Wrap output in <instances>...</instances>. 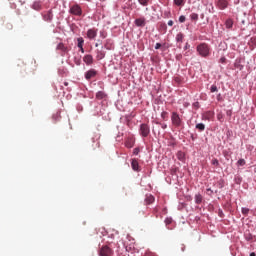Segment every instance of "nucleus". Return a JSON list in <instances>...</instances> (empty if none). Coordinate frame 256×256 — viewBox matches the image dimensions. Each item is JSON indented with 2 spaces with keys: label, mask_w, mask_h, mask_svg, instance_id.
I'll use <instances>...</instances> for the list:
<instances>
[{
  "label": "nucleus",
  "mask_w": 256,
  "mask_h": 256,
  "mask_svg": "<svg viewBox=\"0 0 256 256\" xmlns=\"http://www.w3.org/2000/svg\"><path fill=\"white\" fill-rule=\"evenodd\" d=\"M217 119H218V121H220V123H223V121H224L223 113H218L217 114Z\"/></svg>",
  "instance_id": "obj_29"
},
{
  "label": "nucleus",
  "mask_w": 256,
  "mask_h": 256,
  "mask_svg": "<svg viewBox=\"0 0 256 256\" xmlns=\"http://www.w3.org/2000/svg\"><path fill=\"white\" fill-rule=\"evenodd\" d=\"M177 159H178L179 161H185V153L179 151V152L177 153Z\"/></svg>",
  "instance_id": "obj_19"
},
{
  "label": "nucleus",
  "mask_w": 256,
  "mask_h": 256,
  "mask_svg": "<svg viewBox=\"0 0 256 256\" xmlns=\"http://www.w3.org/2000/svg\"><path fill=\"white\" fill-rule=\"evenodd\" d=\"M242 214L248 215L249 214V208H242Z\"/></svg>",
  "instance_id": "obj_32"
},
{
  "label": "nucleus",
  "mask_w": 256,
  "mask_h": 256,
  "mask_svg": "<svg viewBox=\"0 0 256 256\" xmlns=\"http://www.w3.org/2000/svg\"><path fill=\"white\" fill-rule=\"evenodd\" d=\"M190 18H191L192 21H197V20L199 19V14H197V13H192V14L190 15Z\"/></svg>",
  "instance_id": "obj_26"
},
{
  "label": "nucleus",
  "mask_w": 256,
  "mask_h": 256,
  "mask_svg": "<svg viewBox=\"0 0 256 256\" xmlns=\"http://www.w3.org/2000/svg\"><path fill=\"white\" fill-rule=\"evenodd\" d=\"M105 48H106V49H109V47H107V45H105Z\"/></svg>",
  "instance_id": "obj_51"
},
{
  "label": "nucleus",
  "mask_w": 256,
  "mask_h": 256,
  "mask_svg": "<svg viewBox=\"0 0 256 256\" xmlns=\"http://www.w3.org/2000/svg\"><path fill=\"white\" fill-rule=\"evenodd\" d=\"M155 49H161V43H156Z\"/></svg>",
  "instance_id": "obj_39"
},
{
  "label": "nucleus",
  "mask_w": 256,
  "mask_h": 256,
  "mask_svg": "<svg viewBox=\"0 0 256 256\" xmlns=\"http://www.w3.org/2000/svg\"><path fill=\"white\" fill-rule=\"evenodd\" d=\"M174 81H175L176 83H181V78H180V77H175Z\"/></svg>",
  "instance_id": "obj_36"
},
{
  "label": "nucleus",
  "mask_w": 256,
  "mask_h": 256,
  "mask_svg": "<svg viewBox=\"0 0 256 256\" xmlns=\"http://www.w3.org/2000/svg\"><path fill=\"white\" fill-rule=\"evenodd\" d=\"M194 105H195V107H197L199 105V102H196Z\"/></svg>",
  "instance_id": "obj_46"
},
{
  "label": "nucleus",
  "mask_w": 256,
  "mask_h": 256,
  "mask_svg": "<svg viewBox=\"0 0 256 256\" xmlns=\"http://www.w3.org/2000/svg\"><path fill=\"white\" fill-rule=\"evenodd\" d=\"M197 53L200 57H209L211 55V47L207 43H201L196 47Z\"/></svg>",
  "instance_id": "obj_1"
},
{
  "label": "nucleus",
  "mask_w": 256,
  "mask_h": 256,
  "mask_svg": "<svg viewBox=\"0 0 256 256\" xmlns=\"http://www.w3.org/2000/svg\"><path fill=\"white\" fill-rule=\"evenodd\" d=\"M165 223H166V225H171V223H173V219L166 218Z\"/></svg>",
  "instance_id": "obj_33"
},
{
  "label": "nucleus",
  "mask_w": 256,
  "mask_h": 256,
  "mask_svg": "<svg viewBox=\"0 0 256 256\" xmlns=\"http://www.w3.org/2000/svg\"><path fill=\"white\" fill-rule=\"evenodd\" d=\"M161 128L162 129H166L167 128V124H161Z\"/></svg>",
  "instance_id": "obj_43"
},
{
  "label": "nucleus",
  "mask_w": 256,
  "mask_h": 256,
  "mask_svg": "<svg viewBox=\"0 0 256 256\" xmlns=\"http://www.w3.org/2000/svg\"><path fill=\"white\" fill-rule=\"evenodd\" d=\"M126 146H127V147H133V146H131V145H129V144H126Z\"/></svg>",
  "instance_id": "obj_49"
},
{
  "label": "nucleus",
  "mask_w": 256,
  "mask_h": 256,
  "mask_svg": "<svg viewBox=\"0 0 256 256\" xmlns=\"http://www.w3.org/2000/svg\"><path fill=\"white\" fill-rule=\"evenodd\" d=\"M184 35H183V33H178L177 35H176V41H177V43H183V39H184Z\"/></svg>",
  "instance_id": "obj_17"
},
{
  "label": "nucleus",
  "mask_w": 256,
  "mask_h": 256,
  "mask_svg": "<svg viewBox=\"0 0 256 256\" xmlns=\"http://www.w3.org/2000/svg\"><path fill=\"white\" fill-rule=\"evenodd\" d=\"M135 25L137 27H145V18H137L135 20Z\"/></svg>",
  "instance_id": "obj_12"
},
{
  "label": "nucleus",
  "mask_w": 256,
  "mask_h": 256,
  "mask_svg": "<svg viewBox=\"0 0 256 256\" xmlns=\"http://www.w3.org/2000/svg\"><path fill=\"white\" fill-rule=\"evenodd\" d=\"M99 256H113V249L109 245H104L99 250Z\"/></svg>",
  "instance_id": "obj_3"
},
{
  "label": "nucleus",
  "mask_w": 256,
  "mask_h": 256,
  "mask_svg": "<svg viewBox=\"0 0 256 256\" xmlns=\"http://www.w3.org/2000/svg\"><path fill=\"white\" fill-rule=\"evenodd\" d=\"M77 47H83L84 43H85V40L83 39V37H79L77 38Z\"/></svg>",
  "instance_id": "obj_20"
},
{
  "label": "nucleus",
  "mask_w": 256,
  "mask_h": 256,
  "mask_svg": "<svg viewBox=\"0 0 256 256\" xmlns=\"http://www.w3.org/2000/svg\"><path fill=\"white\" fill-rule=\"evenodd\" d=\"M155 202V197L153 195H146L145 203L146 205H151V203Z\"/></svg>",
  "instance_id": "obj_13"
},
{
  "label": "nucleus",
  "mask_w": 256,
  "mask_h": 256,
  "mask_svg": "<svg viewBox=\"0 0 256 256\" xmlns=\"http://www.w3.org/2000/svg\"><path fill=\"white\" fill-rule=\"evenodd\" d=\"M173 24H174L173 20H169V21H168L169 27H173Z\"/></svg>",
  "instance_id": "obj_38"
},
{
  "label": "nucleus",
  "mask_w": 256,
  "mask_h": 256,
  "mask_svg": "<svg viewBox=\"0 0 256 256\" xmlns=\"http://www.w3.org/2000/svg\"><path fill=\"white\" fill-rule=\"evenodd\" d=\"M78 49H80L81 53H85V48H83V46L79 47Z\"/></svg>",
  "instance_id": "obj_41"
},
{
  "label": "nucleus",
  "mask_w": 256,
  "mask_h": 256,
  "mask_svg": "<svg viewBox=\"0 0 256 256\" xmlns=\"http://www.w3.org/2000/svg\"><path fill=\"white\" fill-rule=\"evenodd\" d=\"M211 164L214 165V167H219V160L212 159Z\"/></svg>",
  "instance_id": "obj_31"
},
{
  "label": "nucleus",
  "mask_w": 256,
  "mask_h": 256,
  "mask_svg": "<svg viewBox=\"0 0 256 256\" xmlns=\"http://www.w3.org/2000/svg\"><path fill=\"white\" fill-rule=\"evenodd\" d=\"M97 31L98 30L95 28L88 29V31L86 32L87 38L90 40L95 39L97 37Z\"/></svg>",
  "instance_id": "obj_7"
},
{
  "label": "nucleus",
  "mask_w": 256,
  "mask_h": 256,
  "mask_svg": "<svg viewBox=\"0 0 256 256\" xmlns=\"http://www.w3.org/2000/svg\"><path fill=\"white\" fill-rule=\"evenodd\" d=\"M161 118L165 121V120H168L169 119V113L166 112V111H163L161 113Z\"/></svg>",
  "instance_id": "obj_23"
},
{
  "label": "nucleus",
  "mask_w": 256,
  "mask_h": 256,
  "mask_svg": "<svg viewBox=\"0 0 256 256\" xmlns=\"http://www.w3.org/2000/svg\"><path fill=\"white\" fill-rule=\"evenodd\" d=\"M95 75H97V71L91 69L85 73V79H87L89 81V79H93V77H95Z\"/></svg>",
  "instance_id": "obj_9"
},
{
  "label": "nucleus",
  "mask_w": 256,
  "mask_h": 256,
  "mask_svg": "<svg viewBox=\"0 0 256 256\" xmlns=\"http://www.w3.org/2000/svg\"><path fill=\"white\" fill-rule=\"evenodd\" d=\"M96 57H97L98 60L104 59L105 58V53H103V51L97 50V56Z\"/></svg>",
  "instance_id": "obj_22"
},
{
  "label": "nucleus",
  "mask_w": 256,
  "mask_h": 256,
  "mask_svg": "<svg viewBox=\"0 0 256 256\" xmlns=\"http://www.w3.org/2000/svg\"><path fill=\"white\" fill-rule=\"evenodd\" d=\"M95 47H99V43H96V44H95Z\"/></svg>",
  "instance_id": "obj_48"
},
{
  "label": "nucleus",
  "mask_w": 256,
  "mask_h": 256,
  "mask_svg": "<svg viewBox=\"0 0 256 256\" xmlns=\"http://www.w3.org/2000/svg\"><path fill=\"white\" fill-rule=\"evenodd\" d=\"M150 133H151V129L149 128V125L147 124L140 125V135L142 137H149Z\"/></svg>",
  "instance_id": "obj_5"
},
{
  "label": "nucleus",
  "mask_w": 256,
  "mask_h": 256,
  "mask_svg": "<svg viewBox=\"0 0 256 256\" xmlns=\"http://www.w3.org/2000/svg\"><path fill=\"white\" fill-rule=\"evenodd\" d=\"M189 47H190L189 43H186L184 49H189Z\"/></svg>",
  "instance_id": "obj_44"
},
{
  "label": "nucleus",
  "mask_w": 256,
  "mask_h": 256,
  "mask_svg": "<svg viewBox=\"0 0 256 256\" xmlns=\"http://www.w3.org/2000/svg\"><path fill=\"white\" fill-rule=\"evenodd\" d=\"M131 167L133 171H138V172L141 171V168L139 167V162L137 161V159H132Z\"/></svg>",
  "instance_id": "obj_10"
},
{
  "label": "nucleus",
  "mask_w": 256,
  "mask_h": 256,
  "mask_svg": "<svg viewBox=\"0 0 256 256\" xmlns=\"http://www.w3.org/2000/svg\"><path fill=\"white\" fill-rule=\"evenodd\" d=\"M226 115H228V117H231V110H228V111L226 112Z\"/></svg>",
  "instance_id": "obj_42"
},
{
  "label": "nucleus",
  "mask_w": 256,
  "mask_h": 256,
  "mask_svg": "<svg viewBox=\"0 0 256 256\" xmlns=\"http://www.w3.org/2000/svg\"><path fill=\"white\" fill-rule=\"evenodd\" d=\"M211 93H217V91H219V89L217 88V85H212L210 88Z\"/></svg>",
  "instance_id": "obj_30"
},
{
  "label": "nucleus",
  "mask_w": 256,
  "mask_h": 256,
  "mask_svg": "<svg viewBox=\"0 0 256 256\" xmlns=\"http://www.w3.org/2000/svg\"><path fill=\"white\" fill-rule=\"evenodd\" d=\"M171 123L174 127H176V129L183 127V119H181V116H179V113L172 112Z\"/></svg>",
  "instance_id": "obj_2"
},
{
  "label": "nucleus",
  "mask_w": 256,
  "mask_h": 256,
  "mask_svg": "<svg viewBox=\"0 0 256 256\" xmlns=\"http://www.w3.org/2000/svg\"><path fill=\"white\" fill-rule=\"evenodd\" d=\"M226 61H227V59L225 57L220 58V63H225Z\"/></svg>",
  "instance_id": "obj_37"
},
{
  "label": "nucleus",
  "mask_w": 256,
  "mask_h": 256,
  "mask_svg": "<svg viewBox=\"0 0 256 256\" xmlns=\"http://www.w3.org/2000/svg\"><path fill=\"white\" fill-rule=\"evenodd\" d=\"M203 118L206 119L207 121H209L210 119H213V112H206L204 115H203Z\"/></svg>",
  "instance_id": "obj_18"
},
{
  "label": "nucleus",
  "mask_w": 256,
  "mask_h": 256,
  "mask_svg": "<svg viewBox=\"0 0 256 256\" xmlns=\"http://www.w3.org/2000/svg\"><path fill=\"white\" fill-rule=\"evenodd\" d=\"M182 251H185V247L184 246H182Z\"/></svg>",
  "instance_id": "obj_50"
},
{
  "label": "nucleus",
  "mask_w": 256,
  "mask_h": 256,
  "mask_svg": "<svg viewBox=\"0 0 256 256\" xmlns=\"http://www.w3.org/2000/svg\"><path fill=\"white\" fill-rule=\"evenodd\" d=\"M105 97H107V94H105V92L103 91H99L96 93V99L101 100V99H105Z\"/></svg>",
  "instance_id": "obj_15"
},
{
  "label": "nucleus",
  "mask_w": 256,
  "mask_h": 256,
  "mask_svg": "<svg viewBox=\"0 0 256 256\" xmlns=\"http://www.w3.org/2000/svg\"><path fill=\"white\" fill-rule=\"evenodd\" d=\"M185 3V0H174V4L177 5V7L183 6Z\"/></svg>",
  "instance_id": "obj_24"
},
{
  "label": "nucleus",
  "mask_w": 256,
  "mask_h": 256,
  "mask_svg": "<svg viewBox=\"0 0 256 256\" xmlns=\"http://www.w3.org/2000/svg\"><path fill=\"white\" fill-rule=\"evenodd\" d=\"M245 164H246L245 159H240L237 161L238 167H244Z\"/></svg>",
  "instance_id": "obj_28"
},
{
  "label": "nucleus",
  "mask_w": 256,
  "mask_h": 256,
  "mask_svg": "<svg viewBox=\"0 0 256 256\" xmlns=\"http://www.w3.org/2000/svg\"><path fill=\"white\" fill-rule=\"evenodd\" d=\"M228 2L227 0H219L217 3L218 9H227Z\"/></svg>",
  "instance_id": "obj_11"
},
{
  "label": "nucleus",
  "mask_w": 256,
  "mask_h": 256,
  "mask_svg": "<svg viewBox=\"0 0 256 256\" xmlns=\"http://www.w3.org/2000/svg\"><path fill=\"white\" fill-rule=\"evenodd\" d=\"M250 256H256L255 252H251Z\"/></svg>",
  "instance_id": "obj_45"
},
{
  "label": "nucleus",
  "mask_w": 256,
  "mask_h": 256,
  "mask_svg": "<svg viewBox=\"0 0 256 256\" xmlns=\"http://www.w3.org/2000/svg\"><path fill=\"white\" fill-rule=\"evenodd\" d=\"M195 203L197 205H201V203H203V196L201 194H196L195 195Z\"/></svg>",
  "instance_id": "obj_14"
},
{
  "label": "nucleus",
  "mask_w": 256,
  "mask_h": 256,
  "mask_svg": "<svg viewBox=\"0 0 256 256\" xmlns=\"http://www.w3.org/2000/svg\"><path fill=\"white\" fill-rule=\"evenodd\" d=\"M76 65H80V60H78V62H76Z\"/></svg>",
  "instance_id": "obj_47"
},
{
  "label": "nucleus",
  "mask_w": 256,
  "mask_h": 256,
  "mask_svg": "<svg viewBox=\"0 0 256 256\" xmlns=\"http://www.w3.org/2000/svg\"><path fill=\"white\" fill-rule=\"evenodd\" d=\"M196 129H198V131H203L205 129V124L203 123L197 124Z\"/></svg>",
  "instance_id": "obj_27"
},
{
  "label": "nucleus",
  "mask_w": 256,
  "mask_h": 256,
  "mask_svg": "<svg viewBox=\"0 0 256 256\" xmlns=\"http://www.w3.org/2000/svg\"><path fill=\"white\" fill-rule=\"evenodd\" d=\"M57 51H61V56L63 57L64 55H67L69 53V48L65 46L63 43H59L56 47Z\"/></svg>",
  "instance_id": "obj_6"
},
{
  "label": "nucleus",
  "mask_w": 256,
  "mask_h": 256,
  "mask_svg": "<svg viewBox=\"0 0 256 256\" xmlns=\"http://www.w3.org/2000/svg\"><path fill=\"white\" fill-rule=\"evenodd\" d=\"M70 13L71 15H76L78 17H81V15H83V10L81 9V6H79L78 4H75L71 6Z\"/></svg>",
  "instance_id": "obj_4"
},
{
  "label": "nucleus",
  "mask_w": 256,
  "mask_h": 256,
  "mask_svg": "<svg viewBox=\"0 0 256 256\" xmlns=\"http://www.w3.org/2000/svg\"><path fill=\"white\" fill-rule=\"evenodd\" d=\"M226 29H232L233 28V19H227L225 22Z\"/></svg>",
  "instance_id": "obj_16"
},
{
  "label": "nucleus",
  "mask_w": 256,
  "mask_h": 256,
  "mask_svg": "<svg viewBox=\"0 0 256 256\" xmlns=\"http://www.w3.org/2000/svg\"><path fill=\"white\" fill-rule=\"evenodd\" d=\"M45 19L46 21H51V19H53V12L51 10L47 12Z\"/></svg>",
  "instance_id": "obj_21"
},
{
  "label": "nucleus",
  "mask_w": 256,
  "mask_h": 256,
  "mask_svg": "<svg viewBox=\"0 0 256 256\" xmlns=\"http://www.w3.org/2000/svg\"><path fill=\"white\" fill-rule=\"evenodd\" d=\"M138 3L143 7H147V5H149V0H138Z\"/></svg>",
  "instance_id": "obj_25"
},
{
  "label": "nucleus",
  "mask_w": 256,
  "mask_h": 256,
  "mask_svg": "<svg viewBox=\"0 0 256 256\" xmlns=\"http://www.w3.org/2000/svg\"><path fill=\"white\" fill-rule=\"evenodd\" d=\"M185 21H186L185 16L181 15V16L179 17V22H180V23H185Z\"/></svg>",
  "instance_id": "obj_34"
},
{
  "label": "nucleus",
  "mask_w": 256,
  "mask_h": 256,
  "mask_svg": "<svg viewBox=\"0 0 256 256\" xmlns=\"http://www.w3.org/2000/svg\"><path fill=\"white\" fill-rule=\"evenodd\" d=\"M83 61L86 65H93V56L91 54H87L83 57Z\"/></svg>",
  "instance_id": "obj_8"
},
{
  "label": "nucleus",
  "mask_w": 256,
  "mask_h": 256,
  "mask_svg": "<svg viewBox=\"0 0 256 256\" xmlns=\"http://www.w3.org/2000/svg\"><path fill=\"white\" fill-rule=\"evenodd\" d=\"M133 153H134V155H139V148H135V149L133 150Z\"/></svg>",
  "instance_id": "obj_35"
},
{
  "label": "nucleus",
  "mask_w": 256,
  "mask_h": 256,
  "mask_svg": "<svg viewBox=\"0 0 256 256\" xmlns=\"http://www.w3.org/2000/svg\"><path fill=\"white\" fill-rule=\"evenodd\" d=\"M206 191H207L208 195H211L213 193V190H211V188H208Z\"/></svg>",
  "instance_id": "obj_40"
}]
</instances>
